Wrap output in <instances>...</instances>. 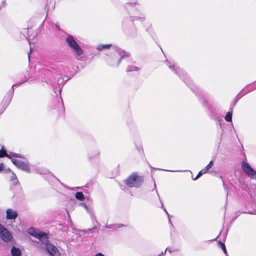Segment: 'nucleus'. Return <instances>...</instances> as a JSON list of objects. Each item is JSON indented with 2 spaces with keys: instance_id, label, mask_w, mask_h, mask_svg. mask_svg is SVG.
Listing matches in <instances>:
<instances>
[{
  "instance_id": "obj_1",
  "label": "nucleus",
  "mask_w": 256,
  "mask_h": 256,
  "mask_svg": "<svg viewBox=\"0 0 256 256\" xmlns=\"http://www.w3.org/2000/svg\"><path fill=\"white\" fill-rule=\"evenodd\" d=\"M144 178L137 173L132 174L125 180V184L130 188H138L142 184Z\"/></svg>"
},
{
  "instance_id": "obj_2",
  "label": "nucleus",
  "mask_w": 256,
  "mask_h": 256,
  "mask_svg": "<svg viewBox=\"0 0 256 256\" xmlns=\"http://www.w3.org/2000/svg\"><path fill=\"white\" fill-rule=\"evenodd\" d=\"M66 41L68 46L74 52L77 56H81L83 54L82 50L72 36H68L66 39Z\"/></svg>"
},
{
  "instance_id": "obj_3",
  "label": "nucleus",
  "mask_w": 256,
  "mask_h": 256,
  "mask_svg": "<svg viewBox=\"0 0 256 256\" xmlns=\"http://www.w3.org/2000/svg\"><path fill=\"white\" fill-rule=\"evenodd\" d=\"M28 234L39 239V240L43 244H45L48 242V237L47 234L42 232H40L38 230L34 228L28 229Z\"/></svg>"
},
{
  "instance_id": "obj_4",
  "label": "nucleus",
  "mask_w": 256,
  "mask_h": 256,
  "mask_svg": "<svg viewBox=\"0 0 256 256\" xmlns=\"http://www.w3.org/2000/svg\"><path fill=\"white\" fill-rule=\"evenodd\" d=\"M242 168L244 172L251 178L256 180V172L247 162L242 161Z\"/></svg>"
},
{
  "instance_id": "obj_5",
  "label": "nucleus",
  "mask_w": 256,
  "mask_h": 256,
  "mask_svg": "<svg viewBox=\"0 0 256 256\" xmlns=\"http://www.w3.org/2000/svg\"><path fill=\"white\" fill-rule=\"evenodd\" d=\"M12 162L13 164L16 166L18 168L25 171L27 172H30V168L28 164L24 161L16 160L15 158H12Z\"/></svg>"
},
{
  "instance_id": "obj_6",
  "label": "nucleus",
  "mask_w": 256,
  "mask_h": 256,
  "mask_svg": "<svg viewBox=\"0 0 256 256\" xmlns=\"http://www.w3.org/2000/svg\"><path fill=\"white\" fill-rule=\"evenodd\" d=\"M0 238L5 242L11 240L12 236L11 233L0 224Z\"/></svg>"
},
{
  "instance_id": "obj_7",
  "label": "nucleus",
  "mask_w": 256,
  "mask_h": 256,
  "mask_svg": "<svg viewBox=\"0 0 256 256\" xmlns=\"http://www.w3.org/2000/svg\"><path fill=\"white\" fill-rule=\"evenodd\" d=\"M4 156H6L8 158L10 159L11 160L12 158H13L12 157L23 158L22 156L19 154L15 152H10V154H8L5 150L2 148L0 150V158H3Z\"/></svg>"
},
{
  "instance_id": "obj_8",
  "label": "nucleus",
  "mask_w": 256,
  "mask_h": 256,
  "mask_svg": "<svg viewBox=\"0 0 256 256\" xmlns=\"http://www.w3.org/2000/svg\"><path fill=\"white\" fill-rule=\"evenodd\" d=\"M46 248L48 252L51 256H60L59 251L55 246L49 244L46 246Z\"/></svg>"
},
{
  "instance_id": "obj_9",
  "label": "nucleus",
  "mask_w": 256,
  "mask_h": 256,
  "mask_svg": "<svg viewBox=\"0 0 256 256\" xmlns=\"http://www.w3.org/2000/svg\"><path fill=\"white\" fill-rule=\"evenodd\" d=\"M6 218L8 220H14L16 219L18 214L16 211L13 210L12 209L8 208L6 211Z\"/></svg>"
},
{
  "instance_id": "obj_10",
  "label": "nucleus",
  "mask_w": 256,
  "mask_h": 256,
  "mask_svg": "<svg viewBox=\"0 0 256 256\" xmlns=\"http://www.w3.org/2000/svg\"><path fill=\"white\" fill-rule=\"evenodd\" d=\"M10 180L12 182V184L14 186L20 184V182L18 177L14 172H12V176L10 177Z\"/></svg>"
},
{
  "instance_id": "obj_11",
  "label": "nucleus",
  "mask_w": 256,
  "mask_h": 256,
  "mask_svg": "<svg viewBox=\"0 0 256 256\" xmlns=\"http://www.w3.org/2000/svg\"><path fill=\"white\" fill-rule=\"evenodd\" d=\"M11 254L12 256H21V251L18 248L13 246L11 250Z\"/></svg>"
},
{
  "instance_id": "obj_12",
  "label": "nucleus",
  "mask_w": 256,
  "mask_h": 256,
  "mask_svg": "<svg viewBox=\"0 0 256 256\" xmlns=\"http://www.w3.org/2000/svg\"><path fill=\"white\" fill-rule=\"evenodd\" d=\"M75 198L80 201L84 200L85 197L83 193L81 192H76L75 194Z\"/></svg>"
},
{
  "instance_id": "obj_13",
  "label": "nucleus",
  "mask_w": 256,
  "mask_h": 256,
  "mask_svg": "<svg viewBox=\"0 0 256 256\" xmlns=\"http://www.w3.org/2000/svg\"><path fill=\"white\" fill-rule=\"evenodd\" d=\"M111 44H100L97 46V50H101L104 48H109Z\"/></svg>"
},
{
  "instance_id": "obj_14",
  "label": "nucleus",
  "mask_w": 256,
  "mask_h": 256,
  "mask_svg": "<svg viewBox=\"0 0 256 256\" xmlns=\"http://www.w3.org/2000/svg\"><path fill=\"white\" fill-rule=\"evenodd\" d=\"M225 120L226 121L230 122L232 120V112H228L225 116Z\"/></svg>"
},
{
  "instance_id": "obj_15",
  "label": "nucleus",
  "mask_w": 256,
  "mask_h": 256,
  "mask_svg": "<svg viewBox=\"0 0 256 256\" xmlns=\"http://www.w3.org/2000/svg\"><path fill=\"white\" fill-rule=\"evenodd\" d=\"M168 64H169L168 65V67L170 69H171L172 70L176 72V74H178L179 72L180 71V72H182V70H180V69L179 68H176V70L174 69L175 68V66L174 64H170L169 62H168Z\"/></svg>"
},
{
  "instance_id": "obj_16",
  "label": "nucleus",
  "mask_w": 256,
  "mask_h": 256,
  "mask_svg": "<svg viewBox=\"0 0 256 256\" xmlns=\"http://www.w3.org/2000/svg\"><path fill=\"white\" fill-rule=\"evenodd\" d=\"M213 166V161L211 160L209 164L203 169L202 170H204V172L206 173L209 169H210L212 166Z\"/></svg>"
},
{
  "instance_id": "obj_17",
  "label": "nucleus",
  "mask_w": 256,
  "mask_h": 256,
  "mask_svg": "<svg viewBox=\"0 0 256 256\" xmlns=\"http://www.w3.org/2000/svg\"><path fill=\"white\" fill-rule=\"evenodd\" d=\"M138 70L139 68L138 67L134 66H129L126 69L127 72L138 71Z\"/></svg>"
},
{
  "instance_id": "obj_18",
  "label": "nucleus",
  "mask_w": 256,
  "mask_h": 256,
  "mask_svg": "<svg viewBox=\"0 0 256 256\" xmlns=\"http://www.w3.org/2000/svg\"><path fill=\"white\" fill-rule=\"evenodd\" d=\"M218 244H219L220 246L223 250L224 254L227 255L228 252H227L225 244L224 243L222 242H220Z\"/></svg>"
},
{
  "instance_id": "obj_19",
  "label": "nucleus",
  "mask_w": 256,
  "mask_h": 256,
  "mask_svg": "<svg viewBox=\"0 0 256 256\" xmlns=\"http://www.w3.org/2000/svg\"><path fill=\"white\" fill-rule=\"evenodd\" d=\"M206 174V173L204 172V170H200L198 172V174L197 176H196V177L194 180H198L199 178H200L202 174Z\"/></svg>"
},
{
  "instance_id": "obj_20",
  "label": "nucleus",
  "mask_w": 256,
  "mask_h": 256,
  "mask_svg": "<svg viewBox=\"0 0 256 256\" xmlns=\"http://www.w3.org/2000/svg\"><path fill=\"white\" fill-rule=\"evenodd\" d=\"M4 169V165L3 163L0 164V172L2 171Z\"/></svg>"
},
{
  "instance_id": "obj_21",
  "label": "nucleus",
  "mask_w": 256,
  "mask_h": 256,
  "mask_svg": "<svg viewBox=\"0 0 256 256\" xmlns=\"http://www.w3.org/2000/svg\"><path fill=\"white\" fill-rule=\"evenodd\" d=\"M256 88V83L254 84H253L250 85L248 86L246 88Z\"/></svg>"
},
{
  "instance_id": "obj_22",
  "label": "nucleus",
  "mask_w": 256,
  "mask_h": 256,
  "mask_svg": "<svg viewBox=\"0 0 256 256\" xmlns=\"http://www.w3.org/2000/svg\"><path fill=\"white\" fill-rule=\"evenodd\" d=\"M129 56V54H126V56ZM124 56H124V55H122V56H121L120 58V60H119V61H118V64L120 63V61H121L122 59V58H123Z\"/></svg>"
},
{
  "instance_id": "obj_23",
  "label": "nucleus",
  "mask_w": 256,
  "mask_h": 256,
  "mask_svg": "<svg viewBox=\"0 0 256 256\" xmlns=\"http://www.w3.org/2000/svg\"><path fill=\"white\" fill-rule=\"evenodd\" d=\"M12 172H14L13 171H12L10 168H8L6 170H5V172H10L12 174Z\"/></svg>"
},
{
  "instance_id": "obj_24",
  "label": "nucleus",
  "mask_w": 256,
  "mask_h": 256,
  "mask_svg": "<svg viewBox=\"0 0 256 256\" xmlns=\"http://www.w3.org/2000/svg\"><path fill=\"white\" fill-rule=\"evenodd\" d=\"M96 256H104L103 254H102V253H98L97 254H96Z\"/></svg>"
},
{
  "instance_id": "obj_25",
  "label": "nucleus",
  "mask_w": 256,
  "mask_h": 256,
  "mask_svg": "<svg viewBox=\"0 0 256 256\" xmlns=\"http://www.w3.org/2000/svg\"><path fill=\"white\" fill-rule=\"evenodd\" d=\"M22 84V83L19 84H13V85H12V88H14V86H18V85L20 84Z\"/></svg>"
},
{
  "instance_id": "obj_26",
  "label": "nucleus",
  "mask_w": 256,
  "mask_h": 256,
  "mask_svg": "<svg viewBox=\"0 0 256 256\" xmlns=\"http://www.w3.org/2000/svg\"><path fill=\"white\" fill-rule=\"evenodd\" d=\"M82 205H84V207H86V204H84H84H82Z\"/></svg>"
},
{
  "instance_id": "obj_27",
  "label": "nucleus",
  "mask_w": 256,
  "mask_h": 256,
  "mask_svg": "<svg viewBox=\"0 0 256 256\" xmlns=\"http://www.w3.org/2000/svg\"><path fill=\"white\" fill-rule=\"evenodd\" d=\"M82 205H84V207H86V204H84H84H82Z\"/></svg>"
},
{
  "instance_id": "obj_28",
  "label": "nucleus",
  "mask_w": 256,
  "mask_h": 256,
  "mask_svg": "<svg viewBox=\"0 0 256 256\" xmlns=\"http://www.w3.org/2000/svg\"><path fill=\"white\" fill-rule=\"evenodd\" d=\"M30 52L28 54V60H30Z\"/></svg>"
}]
</instances>
